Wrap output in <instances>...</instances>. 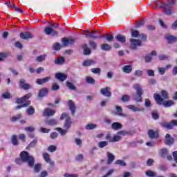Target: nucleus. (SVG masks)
<instances>
[{"label":"nucleus","mask_w":177,"mask_h":177,"mask_svg":"<svg viewBox=\"0 0 177 177\" xmlns=\"http://www.w3.org/2000/svg\"><path fill=\"white\" fill-rule=\"evenodd\" d=\"M55 78L57 80H59V81H66L67 80V75H64V73H58L55 74Z\"/></svg>","instance_id":"a211bd4d"},{"label":"nucleus","mask_w":177,"mask_h":177,"mask_svg":"<svg viewBox=\"0 0 177 177\" xmlns=\"http://www.w3.org/2000/svg\"><path fill=\"white\" fill-rule=\"evenodd\" d=\"M45 59H46V55H39L36 57V62L41 63V62H44Z\"/></svg>","instance_id":"c9c22d12"},{"label":"nucleus","mask_w":177,"mask_h":177,"mask_svg":"<svg viewBox=\"0 0 177 177\" xmlns=\"http://www.w3.org/2000/svg\"><path fill=\"white\" fill-rule=\"evenodd\" d=\"M19 86L22 88V89H30V84L26 83V80L24 79H21L19 82Z\"/></svg>","instance_id":"ddd939ff"},{"label":"nucleus","mask_w":177,"mask_h":177,"mask_svg":"<svg viewBox=\"0 0 177 177\" xmlns=\"http://www.w3.org/2000/svg\"><path fill=\"white\" fill-rule=\"evenodd\" d=\"M134 89L136 91V95L133 96V100L137 102H142V95H143V89L140 86V84H136L133 85Z\"/></svg>","instance_id":"20e7f679"},{"label":"nucleus","mask_w":177,"mask_h":177,"mask_svg":"<svg viewBox=\"0 0 177 177\" xmlns=\"http://www.w3.org/2000/svg\"><path fill=\"white\" fill-rule=\"evenodd\" d=\"M41 132H42L43 133H48V132L50 131V129H46V128H44V127H41L40 128V130H39Z\"/></svg>","instance_id":"13d9d810"},{"label":"nucleus","mask_w":177,"mask_h":177,"mask_svg":"<svg viewBox=\"0 0 177 177\" xmlns=\"http://www.w3.org/2000/svg\"><path fill=\"white\" fill-rule=\"evenodd\" d=\"M20 157L24 162H28L29 167H34V158L27 151H24L20 153Z\"/></svg>","instance_id":"7ed1b4c3"},{"label":"nucleus","mask_w":177,"mask_h":177,"mask_svg":"<svg viewBox=\"0 0 177 177\" xmlns=\"http://www.w3.org/2000/svg\"><path fill=\"white\" fill-rule=\"evenodd\" d=\"M66 86L72 91H75V86H74V84L70 82H66Z\"/></svg>","instance_id":"79ce46f5"},{"label":"nucleus","mask_w":177,"mask_h":177,"mask_svg":"<svg viewBox=\"0 0 177 177\" xmlns=\"http://www.w3.org/2000/svg\"><path fill=\"white\" fill-rule=\"evenodd\" d=\"M64 62H65V59H64V57H59L55 59V64H64Z\"/></svg>","instance_id":"c756f323"},{"label":"nucleus","mask_w":177,"mask_h":177,"mask_svg":"<svg viewBox=\"0 0 177 177\" xmlns=\"http://www.w3.org/2000/svg\"><path fill=\"white\" fill-rule=\"evenodd\" d=\"M116 111L117 114L120 115V117H127V115H124V113H122V108H121V106H116Z\"/></svg>","instance_id":"473e14b6"},{"label":"nucleus","mask_w":177,"mask_h":177,"mask_svg":"<svg viewBox=\"0 0 177 177\" xmlns=\"http://www.w3.org/2000/svg\"><path fill=\"white\" fill-rule=\"evenodd\" d=\"M65 177H78V175L77 174H64Z\"/></svg>","instance_id":"774afa93"},{"label":"nucleus","mask_w":177,"mask_h":177,"mask_svg":"<svg viewBox=\"0 0 177 177\" xmlns=\"http://www.w3.org/2000/svg\"><path fill=\"white\" fill-rule=\"evenodd\" d=\"M55 113L56 111H55L53 109L47 108L44 110L43 115H44V117H50L53 115Z\"/></svg>","instance_id":"2eb2a0df"},{"label":"nucleus","mask_w":177,"mask_h":177,"mask_svg":"<svg viewBox=\"0 0 177 177\" xmlns=\"http://www.w3.org/2000/svg\"><path fill=\"white\" fill-rule=\"evenodd\" d=\"M62 46H68V45H74L75 40L72 38L64 37L62 39Z\"/></svg>","instance_id":"423d86ee"},{"label":"nucleus","mask_w":177,"mask_h":177,"mask_svg":"<svg viewBox=\"0 0 177 177\" xmlns=\"http://www.w3.org/2000/svg\"><path fill=\"white\" fill-rule=\"evenodd\" d=\"M167 59H168V56L165 55H159V60H167Z\"/></svg>","instance_id":"69168bd1"},{"label":"nucleus","mask_w":177,"mask_h":177,"mask_svg":"<svg viewBox=\"0 0 177 177\" xmlns=\"http://www.w3.org/2000/svg\"><path fill=\"white\" fill-rule=\"evenodd\" d=\"M106 156L108 157L107 164L110 165V164H111V162L115 160V156H114V155L110 152H107Z\"/></svg>","instance_id":"aec40b11"},{"label":"nucleus","mask_w":177,"mask_h":177,"mask_svg":"<svg viewBox=\"0 0 177 177\" xmlns=\"http://www.w3.org/2000/svg\"><path fill=\"white\" fill-rule=\"evenodd\" d=\"M56 146L55 145H50L48 147V151H50V153H53V151H56Z\"/></svg>","instance_id":"3c124183"},{"label":"nucleus","mask_w":177,"mask_h":177,"mask_svg":"<svg viewBox=\"0 0 177 177\" xmlns=\"http://www.w3.org/2000/svg\"><path fill=\"white\" fill-rule=\"evenodd\" d=\"M95 63H96V62H95V60H93V59H88L83 62V66L84 67H89V66H92V65L95 64Z\"/></svg>","instance_id":"393cba45"},{"label":"nucleus","mask_w":177,"mask_h":177,"mask_svg":"<svg viewBox=\"0 0 177 177\" xmlns=\"http://www.w3.org/2000/svg\"><path fill=\"white\" fill-rule=\"evenodd\" d=\"M61 47H62V46L60 45V44L56 42V43L54 44V46H53V49L54 50H60V48H61Z\"/></svg>","instance_id":"8fccbe9b"},{"label":"nucleus","mask_w":177,"mask_h":177,"mask_svg":"<svg viewBox=\"0 0 177 177\" xmlns=\"http://www.w3.org/2000/svg\"><path fill=\"white\" fill-rule=\"evenodd\" d=\"M11 140L14 146H17V145H19V141L17 140V136L13 135L11 138Z\"/></svg>","instance_id":"f704fd0d"},{"label":"nucleus","mask_w":177,"mask_h":177,"mask_svg":"<svg viewBox=\"0 0 177 177\" xmlns=\"http://www.w3.org/2000/svg\"><path fill=\"white\" fill-rule=\"evenodd\" d=\"M19 139L20 140H21L22 142H26V135L24 134H20L19 136H18Z\"/></svg>","instance_id":"e2e57ef3"},{"label":"nucleus","mask_w":177,"mask_h":177,"mask_svg":"<svg viewBox=\"0 0 177 177\" xmlns=\"http://www.w3.org/2000/svg\"><path fill=\"white\" fill-rule=\"evenodd\" d=\"M20 118H21V115L19 114V115H17L16 116L12 117L11 118V121L12 122H16V121H17L18 120H20Z\"/></svg>","instance_id":"09e8293b"},{"label":"nucleus","mask_w":177,"mask_h":177,"mask_svg":"<svg viewBox=\"0 0 177 177\" xmlns=\"http://www.w3.org/2000/svg\"><path fill=\"white\" fill-rule=\"evenodd\" d=\"M49 80H50V76L46 77L43 79H37V84H38L39 85H42L45 83L48 82V81H49Z\"/></svg>","instance_id":"b1692460"},{"label":"nucleus","mask_w":177,"mask_h":177,"mask_svg":"<svg viewBox=\"0 0 177 177\" xmlns=\"http://www.w3.org/2000/svg\"><path fill=\"white\" fill-rule=\"evenodd\" d=\"M173 157L174 161L177 163V151L173 152Z\"/></svg>","instance_id":"338daca9"},{"label":"nucleus","mask_w":177,"mask_h":177,"mask_svg":"<svg viewBox=\"0 0 177 177\" xmlns=\"http://www.w3.org/2000/svg\"><path fill=\"white\" fill-rule=\"evenodd\" d=\"M130 43L131 49H136L138 46H142V41L139 39H131Z\"/></svg>","instance_id":"39448f33"},{"label":"nucleus","mask_w":177,"mask_h":177,"mask_svg":"<svg viewBox=\"0 0 177 177\" xmlns=\"http://www.w3.org/2000/svg\"><path fill=\"white\" fill-rule=\"evenodd\" d=\"M46 95H48V89L43 88V89L39 91V96L40 97H44V96H46Z\"/></svg>","instance_id":"2f4dec72"},{"label":"nucleus","mask_w":177,"mask_h":177,"mask_svg":"<svg viewBox=\"0 0 177 177\" xmlns=\"http://www.w3.org/2000/svg\"><path fill=\"white\" fill-rule=\"evenodd\" d=\"M91 72L93 73V74H100V68H92Z\"/></svg>","instance_id":"bf43d9fd"},{"label":"nucleus","mask_w":177,"mask_h":177,"mask_svg":"<svg viewBox=\"0 0 177 177\" xmlns=\"http://www.w3.org/2000/svg\"><path fill=\"white\" fill-rule=\"evenodd\" d=\"M172 125H175L177 127V120H173L171 121V123L168 122H163L162 127H165V128H167V129H172Z\"/></svg>","instance_id":"1a4fd4ad"},{"label":"nucleus","mask_w":177,"mask_h":177,"mask_svg":"<svg viewBox=\"0 0 177 177\" xmlns=\"http://www.w3.org/2000/svg\"><path fill=\"white\" fill-rule=\"evenodd\" d=\"M102 38H105L106 41H108L109 42H111L113 39H114V36H113V35L106 34V35L100 36L99 39H102Z\"/></svg>","instance_id":"412c9836"},{"label":"nucleus","mask_w":177,"mask_h":177,"mask_svg":"<svg viewBox=\"0 0 177 177\" xmlns=\"http://www.w3.org/2000/svg\"><path fill=\"white\" fill-rule=\"evenodd\" d=\"M110 87L101 88L100 93L106 97H110V96H111V92L110 91Z\"/></svg>","instance_id":"9d476101"},{"label":"nucleus","mask_w":177,"mask_h":177,"mask_svg":"<svg viewBox=\"0 0 177 177\" xmlns=\"http://www.w3.org/2000/svg\"><path fill=\"white\" fill-rule=\"evenodd\" d=\"M147 176L149 177H155L157 176V174L153 171H146Z\"/></svg>","instance_id":"a19ab883"},{"label":"nucleus","mask_w":177,"mask_h":177,"mask_svg":"<svg viewBox=\"0 0 177 177\" xmlns=\"http://www.w3.org/2000/svg\"><path fill=\"white\" fill-rule=\"evenodd\" d=\"M134 75H136V77H143V72L140 70L136 71Z\"/></svg>","instance_id":"603ef678"},{"label":"nucleus","mask_w":177,"mask_h":177,"mask_svg":"<svg viewBox=\"0 0 177 177\" xmlns=\"http://www.w3.org/2000/svg\"><path fill=\"white\" fill-rule=\"evenodd\" d=\"M129 99H130L129 95H124L123 96H122L121 100H122V102H129Z\"/></svg>","instance_id":"6e6d98bb"},{"label":"nucleus","mask_w":177,"mask_h":177,"mask_svg":"<svg viewBox=\"0 0 177 177\" xmlns=\"http://www.w3.org/2000/svg\"><path fill=\"white\" fill-rule=\"evenodd\" d=\"M41 170V164H37L35 165V172H39Z\"/></svg>","instance_id":"0e129e2a"},{"label":"nucleus","mask_w":177,"mask_h":177,"mask_svg":"<svg viewBox=\"0 0 177 177\" xmlns=\"http://www.w3.org/2000/svg\"><path fill=\"white\" fill-rule=\"evenodd\" d=\"M97 126L94 124H88L86 126V129L87 130H91V129H95Z\"/></svg>","instance_id":"c03bdc74"},{"label":"nucleus","mask_w":177,"mask_h":177,"mask_svg":"<svg viewBox=\"0 0 177 177\" xmlns=\"http://www.w3.org/2000/svg\"><path fill=\"white\" fill-rule=\"evenodd\" d=\"M120 140H121V136H114L112 138V140H111V141L112 143H114L115 142H120Z\"/></svg>","instance_id":"37998d69"},{"label":"nucleus","mask_w":177,"mask_h":177,"mask_svg":"<svg viewBox=\"0 0 177 177\" xmlns=\"http://www.w3.org/2000/svg\"><path fill=\"white\" fill-rule=\"evenodd\" d=\"M20 37L22 39H30V38H34V35L30 32H21Z\"/></svg>","instance_id":"f8f14e48"},{"label":"nucleus","mask_w":177,"mask_h":177,"mask_svg":"<svg viewBox=\"0 0 177 177\" xmlns=\"http://www.w3.org/2000/svg\"><path fill=\"white\" fill-rule=\"evenodd\" d=\"M56 130L61 133V135L64 136L65 133H67V130L63 129L62 128H57Z\"/></svg>","instance_id":"864d4df0"},{"label":"nucleus","mask_w":177,"mask_h":177,"mask_svg":"<svg viewBox=\"0 0 177 177\" xmlns=\"http://www.w3.org/2000/svg\"><path fill=\"white\" fill-rule=\"evenodd\" d=\"M84 34L86 37H89L90 38H93L94 39L100 37V36H97V32H96V30H93L91 32L86 30Z\"/></svg>","instance_id":"6e6552de"},{"label":"nucleus","mask_w":177,"mask_h":177,"mask_svg":"<svg viewBox=\"0 0 177 177\" xmlns=\"http://www.w3.org/2000/svg\"><path fill=\"white\" fill-rule=\"evenodd\" d=\"M160 97L163 100H166V99H168V92L164 90L162 91Z\"/></svg>","instance_id":"58836bf2"},{"label":"nucleus","mask_w":177,"mask_h":177,"mask_svg":"<svg viewBox=\"0 0 177 177\" xmlns=\"http://www.w3.org/2000/svg\"><path fill=\"white\" fill-rule=\"evenodd\" d=\"M64 127L65 129H68L71 127V118L70 117L66 118Z\"/></svg>","instance_id":"cd10ccee"},{"label":"nucleus","mask_w":177,"mask_h":177,"mask_svg":"<svg viewBox=\"0 0 177 177\" xmlns=\"http://www.w3.org/2000/svg\"><path fill=\"white\" fill-rule=\"evenodd\" d=\"M58 89H60V86L57 83H53L52 86V90L53 91H58Z\"/></svg>","instance_id":"4d7b16f0"},{"label":"nucleus","mask_w":177,"mask_h":177,"mask_svg":"<svg viewBox=\"0 0 177 177\" xmlns=\"http://www.w3.org/2000/svg\"><path fill=\"white\" fill-rule=\"evenodd\" d=\"M115 164L117 165H121L122 167H125L127 165V163L124 160H118L115 162Z\"/></svg>","instance_id":"49530a36"},{"label":"nucleus","mask_w":177,"mask_h":177,"mask_svg":"<svg viewBox=\"0 0 177 177\" xmlns=\"http://www.w3.org/2000/svg\"><path fill=\"white\" fill-rule=\"evenodd\" d=\"M153 97L158 104L163 105L165 107H171V106H174V102L173 100H167L164 101V99L161 97V95L154 93Z\"/></svg>","instance_id":"f03ea898"},{"label":"nucleus","mask_w":177,"mask_h":177,"mask_svg":"<svg viewBox=\"0 0 177 177\" xmlns=\"http://www.w3.org/2000/svg\"><path fill=\"white\" fill-rule=\"evenodd\" d=\"M82 47L84 50V55H91V48H88V45L83 44Z\"/></svg>","instance_id":"c85d7f7f"},{"label":"nucleus","mask_w":177,"mask_h":177,"mask_svg":"<svg viewBox=\"0 0 177 177\" xmlns=\"http://www.w3.org/2000/svg\"><path fill=\"white\" fill-rule=\"evenodd\" d=\"M24 129L27 132H34V131H35V129L33 127H25Z\"/></svg>","instance_id":"052dcab7"},{"label":"nucleus","mask_w":177,"mask_h":177,"mask_svg":"<svg viewBox=\"0 0 177 177\" xmlns=\"http://www.w3.org/2000/svg\"><path fill=\"white\" fill-rule=\"evenodd\" d=\"M44 32L47 35H53V37L59 34V32L55 30L53 28L51 27H46L44 29Z\"/></svg>","instance_id":"0eeeda50"},{"label":"nucleus","mask_w":177,"mask_h":177,"mask_svg":"<svg viewBox=\"0 0 177 177\" xmlns=\"http://www.w3.org/2000/svg\"><path fill=\"white\" fill-rule=\"evenodd\" d=\"M111 128L112 129H113V131H119V129H121V128H122V124L119 122H113L111 125Z\"/></svg>","instance_id":"5701e85b"},{"label":"nucleus","mask_w":177,"mask_h":177,"mask_svg":"<svg viewBox=\"0 0 177 177\" xmlns=\"http://www.w3.org/2000/svg\"><path fill=\"white\" fill-rule=\"evenodd\" d=\"M115 39H117V41H118L119 42H122V44L125 43L127 41L125 36L122 35H118L117 36H115Z\"/></svg>","instance_id":"bb28decb"},{"label":"nucleus","mask_w":177,"mask_h":177,"mask_svg":"<svg viewBox=\"0 0 177 177\" xmlns=\"http://www.w3.org/2000/svg\"><path fill=\"white\" fill-rule=\"evenodd\" d=\"M47 125H56L57 124V120L56 119H50L46 121Z\"/></svg>","instance_id":"72a5a7b5"},{"label":"nucleus","mask_w":177,"mask_h":177,"mask_svg":"<svg viewBox=\"0 0 177 177\" xmlns=\"http://www.w3.org/2000/svg\"><path fill=\"white\" fill-rule=\"evenodd\" d=\"M175 3H176V0H168V3H165L164 1H162V4L160 3L159 1L156 2L157 8H163L165 13V15H167V16H171V15L174 13V10L171 6L175 5Z\"/></svg>","instance_id":"f257e3e1"},{"label":"nucleus","mask_w":177,"mask_h":177,"mask_svg":"<svg viewBox=\"0 0 177 177\" xmlns=\"http://www.w3.org/2000/svg\"><path fill=\"white\" fill-rule=\"evenodd\" d=\"M27 113L29 114V115H32L34 113H35V109L32 106H29V108L27 109Z\"/></svg>","instance_id":"a18cd8bd"},{"label":"nucleus","mask_w":177,"mask_h":177,"mask_svg":"<svg viewBox=\"0 0 177 177\" xmlns=\"http://www.w3.org/2000/svg\"><path fill=\"white\" fill-rule=\"evenodd\" d=\"M165 39L168 41L169 44H173V42H176L177 38L171 35H166Z\"/></svg>","instance_id":"6ab92c4d"},{"label":"nucleus","mask_w":177,"mask_h":177,"mask_svg":"<svg viewBox=\"0 0 177 177\" xmlns=\"http://www.w3.org/2000/svg\"><path fill=\"white\" fill-rule=\"evenodd\" d=\"M86 82L88 84H95V80L91 77H86Z\"/></svg>","instance_id":"680f3d73"},{"label":"nucleus","mask_w":177,"mask_h":177,"mask_svg":"<svg viewBox=\"0 0 177 177\" xmlns=\"http://www.w3.org/2000/svg\"><path fill=\"white\" fill-rule=\"evenodd\" d=\"M174 138L171 137L168 133L166 134L165 140V145H168L169 146L174 143Z\"/></svg>","instance_id":"dca6fc26"},{"label":"nucleus","mask_w":177,"mask_h":177,"mask_svg":"<svg viewBox=\"0 0 177 177\" xmlns=\"http://www.w3.org/2000/svg\"><path fill=\"white\" fill-rule=\"evenodd\" d=\"M68 106L71 111V113L73 114V115H74V114H75V104H74L73 100H69L68 102Z\"/></svg>","instance_id":"f3484780"},{"label":"nucleus","mask_w":177,"mask_h":177,"mask_svg":"<svg viewBox=\"0 0 177 177\" xmlns=\"http://www.w3.org/2000/svg\"><path fill=\"white\" fill-rule=\"evenodd\" d=\"M109 145V142L107 141H101L98 143V147L100 149H103V147H106V146Z\"/></svg>","instance_id":"e433bc0d"},{"label":"nucleus","mask_w":177,"mask_h":177,"mask_svg":"<svg viewBox=\"0 0 177 177\" xmlns=\"http://www.w3.org/2000/svg\"><path fill=\"white\" fill-rule=\"evenodd\" d=\"M43 157L46 162L48 164H50L51 165H55V162H52L50 160V157L49 156V153H44L43 154Z\"/></svg>","instance_id":"4be33fe9"},{"label":"nucleus","mask_w":177,"mask_h":177,"mask_svg":"<svg viewBox=\"0 0 177 177\" xmlns=\"http://www.w3.org/2000/svg\"><path fill=\"white\" fill-rule=\"evenodd\" d=\"M168 154V151L166 149L160 150V155L162 157H165Z\"/></svg>","instance_id":"5fc2aeb1"},{"label":"nucleus","mask_w":177,"mask_h":177,"mask_svg":"<svg viewBox=\"0 0 177 177\" xmlns=\"http://www.w3.org/2000/svg\"><path fill=\"white\" fill-rule=\"evenodd\" d=\"M30 101H27L26 103L24 104L23 105H18L17 106H16L15 110H19L22 107H27V106H30Z\"/></svg>","instance_id":"4c0bfd02"},{"label":"nucleus","mask_w":177,"mask_h":177,"mask_svg":"<svg viewBox=\"0 0 177 177\" xmlns=\"http://www.w3.org/2000/svg\"><path fill=\"white\" fill-rule=\"evenodd\" d=\"M131 37L134 38H138L139 37V31L136 30H131Z\"/></svg>","instance_id":"ea45409f"},{"label":"nucleus","mask_w":177,"mask_h":177,"mask_svg":"<svg viewBox=\"0 0 177 177\" xmlns=\"http://www.w3.org/2000/svg\"><path fill=\"white\" fill-rule=\"evenodd\" d=\"M31 95V93H28L22 97L21 98L17 99L16 103H17L18 104H21V103H24L26 100H28Z\"/></svg>","instance_id":"9b49d317"},{"label":"nucleus","mask_w":177,"mask_h":177,"mask_svg":"<svg viewBox=\"0 0 177 177\" xmlns=\"http://www.w3.org/2000/svg\"><path fill=\"white\" fill-rule=\"evenodd\" d=\"M148 136L150 139H157V138H158V131H154L153 130H149Z\"/></svg>","instance_id":"4468645a"},{"label":"nucleus","mask_w":177,"mask_h":177,"mask_svg":"<svg viewBox=\"0 0 177 177\" xmlns=\"http://www.w3.org/2000/svg\"><path fill=\"white\" fill-rule=\"evenodd\" d=\"M122 70L124 73H126V74H129L132 73V66L126 65L123 67Z\"/></svg>","instance_id":"a878e982"},{"label":"nucleus","mask_w":177,"mask_h":177,"mask_svg":"<svg viewBox=\"0 0 177 177\" xmlns=\"http://www.w3.org/2000/svg\"><path fill=\"white\" fill-rule=\"evenodd\" d=\"M101 49L102 50H106V51H107V50H111V46L110 45H109V44H102V45H101Z\"/></svg>","instance_id":"7c9ffc66"},{"label":"nucleus","mask_w":177,"mask_h":177,"mask_svg":"<svg viewBox=\"0 0 177 177\" xmlns=\"http://www.w3.org/2000/svg\"><path fill=\"white\" fill-rule=\"evenodd\" d=\"M127 108L132 110V111H140V109L133 105H129L127 106Z\"/></svg>","instance_id":"de8ad7c7"}]
</instances>
